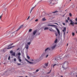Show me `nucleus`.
<instances>
[{"mask_svg":"<svg viewBox=\"0 0 77 77\" xmlns=\"http://www.w3.org/2000/svg\"><path fill=\"white\" fill-rule=\"evenodd\" d=\"M51 69L50 71L49 72H48L47 73V74H50V72H51Z\"/></svg>","mask_w":77,"mask_h":77,"instance_id":"obj_35","label":"nucleus"},{"mask_svg":"<svg viewBox=\"0 0 77 77\" xmlns=\"http://www.w3.org/2000/svg\"><path fill=\"white\" fill-rule=\"evenodd\" d=\"M75 21H77V18H76L75 19Z\"/></svg>","mask_w":77,"mask_h":77,"instance_id":"obj_48","label":"nucleus"},{"mask_svg":"<svg viewBox=\"0 0 77 77\" xmlns=\"http://www.w3.org/2000/svg\"><path fill=\"white\" fill-rule=\"evenodd\" d=\"M27 57L28 59H30V57L28 56L27 55Z\"/></svg>","mask_w":77,"mask_h":77,"instance_id":"obj_24","label":"nucleus"},{"mask_svg":"<svg viewBox=\"0 0 77 77\" xmlns=\"http://www.w3.org/2000/svg\"><path fill=\"white\" fill-rule=\"evenodd\" d=\"M14 62H15V61H16V60H17V59H16V58H14Z\"/></svg>","mask_w":77,"mask_h":77,"instance_id":"obj_29","label":"nucleus"},{"mask_svg":"<svg viewBox=\"0 0 77 77\" xmlns=\"http://www.w3.org/2000/svg\"><path fill=\"white\" fill-rule=\"evenodd\" d=\"M25 48H26V50H28V48H29V45L27 44H26L25 45Z\"/></svg>","mask_w":77,"mask_h":77,"instance_id":"obj_9","label":"nucleus"},{"mask_svg":"<svg viewBox=\"0 0 77 77\" xmlns=\"http://www.w3.org/2000/svg\"><path fill=\"white\" fill-rule=\"evenodd\" d=\"M67 20H69V17H67Z\"/></svg>","mask_w":77,"mask_h":77,"instance_id":"obj_43","label":"nucleus"},{"mask_svg":"<svg viewBox=\"0 0 77 77\" xmlns=\"http://www.w3.org/2000/svg\"><path fill=\"white\" fill-rule=\"evenodd\" d=\"M17 65H21V63H17Z\"/></svg>","mask_w":77,"mask_h":77,"instance_id":"obj_45","label":"nucleus"},{"mask_svg":"<svg viewBox=\"0 0 77 77\" xmlns=\"http://www.w3.org/2000/svg\"><path fill=\"white\" fill-rule=\"evenodd\" d=\"M32 61H33V60H32Z\"/></svg>","mask_w":77,"mask_h":77,"instance_id":"obj_60","label":"nucleus"},{"mask_svg":"<svg viewBox=\"0 0 77 77\" xmlns=\"http://www.w3.org/2000/svg\"><path fill=\"white\" fill-rule=\"evenodd\" d=\"M25 60H26V61H27V62H28V63H29V61L28 60H27V59L25 58Z\"/></svg>","mask_w":77,"mask_h":77,"instance_id":"obj_27","label":"nucleus"},{"mask_svg":"<svg viewBox=\"0 0 77 77\" xmlns=\"http://www.w3.org/2000/svg\"><path fill=\"white\" fill-rule=\"evenodd\" d=\"M38 21V19H37L36 20H35V21L36 22Z\"/></svg>","mask_w":77,"mask_h":77,"instance_id":"obj_41","label":"nucleus"},{"mask_svg":"<svg viewBox=\"0 0 77 77\" xmlns=\"http://www.w3.org/2000/svg\"><path fill=\"white\" fill-rule=\"evenodd\" d=\"M48 49H49V48H46L45 49V52H46L47 51V50H48Z\"/></svg>","mask_w":77,"mask_h":77,"instance_id":"obj_17","label":"nucleus"},{"mask_svg":"<svg viewBox=\"0 0 77 77\" xmlns=\"http://www.w3.org/2000/svg\"><path fill=\"white\" fill-rule=\"evenodd\" d=\"M48 26H55V27L56 29V30H57V32H58V29L57 28V26H55L54 25H48Z\"/></svg>","mask_w":77,"mask_h":77,"instance_id":"obj_4","label":"nucleus"},{"mask_svg":"<svg viewBox=\"0 0 77 77\" xmlns=\"http://www.w3.org/2000/svg\"><path fill=\"white\" fill-rule=\"evenodd\" d=\"M45 52L43 53L41 55V57H44V56H45Z\"/></svg>","mask_w":77,"mask_h":77,"instance_id":"obj_12","label":"nucleus"},{"mask_svg":"<svg viewBox=\"0 0 77 77\" xmlns=\"http://www.w3.org/2000/svg\"><path fill=\"white\" fill-rule=\"evenodd\" d=\"M36 32H37V30H35L33 32V34L34 35H35V34H36Z\"/></svg>","mask_w":77,"mask_h":77,"instance_id":"obj_13","label":"nucleus"},{"mask_svg":"<svg viewBox=\"0 0 77 77\" xmlns=\"http://www.w3.org/2000/svg\"><path fill=\"white\" fill-rule=\"evenodd\" d=\"M57 12H58V11H56L54 12H52V13H53V14H55V13H57Z\"/></svg>","mask_w":77,"mask_h":77,"instance_id":"obj_16","label":"nucleus"},{"mask_svg":"<svg viewBox=\"0 0 77 77\" xmlns=\"http://www.w3.org/2000/svg\"><path fill=\"white\" fill-rule=\"evenodd\" d=\"M57 65V64H54L53 65V67H54V66H56V65Z\"/></svg>","mask_w":77,"mask_h":77,"instance_id":"obj_38","label":"nucleus"},{"mask_svg":"<svg viewBox=\"0 0 77 77\" xmlns=\"http://www.w3.org/2000/svg\"><path fill=\"white\" fill-rule=\"evenodd\" d=\"M17 55H18V54H17Z\"/></svg>","mask_w":77,"mask_h":77,"instance_id":"obj_63","label":"nucleus"},{"mask_svg":"<svg viewBox=\"0 0 77 77\" xmlns=\"http://www.w3.org/2000/svg\"><path fill=\"white\" fill-rule=\"evenodd\" d=\"M65 21L66 23H68V21L67 20H65Z\"/></svg>","mask_w":77,"mask_h":77,"instance_id":"obj_33","label":"nucleus"},{"mask_svg":"<svg viewBox=\"0 0 77 77\" xmlns=\"http://www.w3.org/2000/svg\"><path fill=\"white\" fill-rule=\"evenodd\" d=\"M58 34H59V35H60V31L59 29H58Z\"/></svg>","mask_w":77,"mask_h":77,"instance_id":"obj_31","label":"nucleus"},{"mask_svg":"<svg viewBox=\"0 0 77 77\" xmlns=\"http://www.w3.org/2000/svg\"><path fill=\"white\" fill-rule=\"evenodd\" d=\"M48 27H45V28L44 29V30H48Z\"/></svg>","mask_w":77,"mask_h":77,"instance_id":"obj_18","label":"nucleus"},{"mask_svg":"<svg viewBox=\"0 0 77 77\" xmlns=\"http://www.w3.org/2000/svg\"><path fill=\"white\" fill-rule=\"evenodd\" d=\"M70 1H71V0H70Z\"/></svg>","mask_w":77,"mask_h":77,"instance_id":"obj_64","label":"nucleus"},{"mask_svg":"<svg viewBox=\"0 0 77 77\" xmlns=\"http://www.w3.org/2000/svg\"><path fill=\"white\" fill-rule=\"evenodd\" d=\"M40 35V33H39L38 34V35Z\"/></svg>","mask_w":77,"mask_h":77,"instance_id":"obj_61","label":"nucleus"},{"mask_svg":"<svg viewBox=\"0 0 77 77\" xmlns=\"http://www.w3.org/2000/svg\"><path fill=\"white\" fill-rule=\"evenodd\" d=\"M61 77H63L62 75H61Z\"/></svg>","mask_w":77,"mask_h":77,"instance_id":"obj_57","label":"nucleus"},{"mask_svg":"<svg viewBox=\"0 0 77 77\" xmlns=\"http://www.w3.org/2000/svg\"><path fill=\"white\" fill-rule=\"evenodd\" d=\"M48 2L50 3V4H51L52 5H54V3L53 0H49Z\"/></svg>","mask_w":77,"mask_h":77,"instance_id":"obj_3","label":"nucleus"},{"mask_svg":"<svg viewBox=\"0 0 77 77\" xmlns=\"http://www.w3.org/2000/svg\"><path fill=\"white\" fill-rule=\"evenodd\" d=\"M10 59H11V57H10V56H9L8 57V60H10Z\"/></svg>","mask_w":77,"mask_h":77,"instance_id":"obj_32","label":"nucleus"},{"mask_svg":"<svg viewBox=\"0 0 77 77\" xmlns=\"http://www.w3.org/2000/svg\"><path fill=\"white\" fill-rule=\"evenodd\" d=\"M36 6V5L35 6H34V7H33V8L31 9H32V10H33V9H34L35 7V6Z\"/></svg>","mask_w":77,"mask_h":77,"instance_id":"obj_39","label":"nucleus"},{"mask_svg":"<svg viewBox=\"0 0 77 77\" xmlns=\"http://www.w3.org/2000/svg\"><path fill=\"white\" fill-rule=\"evenodd\" d=\"M32 41H33V39H28L27 40V42H32Z\"/></svg>","mask_w":77,"mask_h":77,"instance_id":"obj_6","label":"nucleus"},{"mask_svg":"<svg viewBox=\"0 0 77 77\" xmlns=\"http://www.w3.org/2000/svg\"><path fill=\"white\" fill-rule=\"evenodd\" d=\"M69 16H70V17H72V14H71V13H69Z\"/></svg>","mask_w":77,"mask_h":77,"instance_id":"obj_30","label":"nucleus"},{"mask_svg":"<svg viewBox=\"0 0 77 77\" xmlns=\"http://www.w3.org/2000/svg\"><path fill=\"white\" fill-rule=\"evenodd\" d=\"M44 68H45V69H46V67H45V66H44Z\"/></svg>","mask_w":77,"mask_h":77,"instance_id":"obj_55","label":"nucleus"},{"mask_svg":"<svg viewBox=\"0 0 77 77\" xmlns=\"http://www.w3.org/2000/svg\"><path fill=\"white\" fill-rule=\"evenodd\" d=\"M23 25H21L20 27H19V29H18L17 30H16V31H18V30H20V29H21V28H22V27H23Z\"/></svg>","mask_w":77,"mask_h":77,"instance_id":"obj_10","label":"nucleus"},{"mask_svg":"<svg viewBox=\"0 0 77 77\" xmlns=\"http://www.w3.org/2000/svg\"><path fill=\"white\" fill-rule=\"evenodd\" d=\"M39 71V70L38 69H37L36 70V72H38V71Z\"/></svg>","mask_w":77,"mask_h":77,"instance_id":"obj_40","label":"nucleus"},{"mask_svg":"<svg viewBox=\"0 0 77 77\" xmlns=\"http://www.w3.org/2000/svg\"><path fill=\"white\" fill-rule=\"evenodd\" d=\"M31 43V42H28L27 43V44H28V45H30V43Z\"/></svg>","mask_w":77,"mask_h":77,"instance_id":"obj_23","label":"nucleus"},{"mask_svg":"<svg viewBox=\"0 0 77 77\" xmlns=\"http://www.w3.org/2000/svg\"><path fill=\"white\" fill-rule=\"evenodd\" d=\"M75 35V33H74V32L72 33V36H74Z\"/></svg>","mask_w":77,"mask_h":77,"instance_id":"obj_36","label":"nucleus"},{"mask_svg":"<svg viewBox=\"0 0 77 77\" xmlns=\"http://www.w3.org/2000/svg\"><path fill=\"white\" fill-rule=\"evenodd\" d=\"M3 51H4V50H3Z\"/></svg>","mask_w":77,"mask_h":77,"instance_id":"obj_62","label":"nucleus"},{"mask_svg":"<svg viewBox=\"0 0 77 77\" xmlns=\"http://www.w3.org/2000/svg\"><path fill=\"white\" fill-rule=\"evenodd\" d=\"M32 9H31L30 12V14H31V12H32Z\"/></svg>","mask_w":77,"mask_h":77,"instance_id":"obj_46","label":"nucleus"},{"mask_svg":"<svg viewBox=\"0 0 77 77\" xmlns=\"http://www.w3.org/2000/svg\"><path fill=\"white\" fill-rule=\"evenodd\" d=\"M62 24L64 26H65V23H63Z\"/></svg>","mask_w":77,"mask_h":77,"instance_id":"obj_47","label":"nucleus"},{"mask_svg":"<svg viewBox=\"0 0 77 77\" xmlns=\"http://www.w3.org/2000/svg\"><path fill=\"white\" fill-rule=\"evenodd\" d=\"M42 1V0H38L37 2L39 3V2H41Z\"/></svg>","mask_w":77,"mask_h":77,"instance_id":"obj_25","label":"nucleus"},{"mask_svg":"<svg viewBox=\"0 0 77 77\" xmlns=\"http://www.w3.org/2000/svg\"><path fill=\"white\" fill-rule=\"evenodd\" d=\"M28 63H30V64H33V63H34L33 62H32L30 61H29Z\"/></svg>","mask_w":77,"mask_h":77,"instance_id":"obj_22","label":"nucleus"},{"mask_svg":"<svg viewBox=\"0 0 77 77\" xmlns=\"http://www.w3.org/2000/svg\"><path fill=\"white\" fill-rule=\"evenodd\" d=\"M29 18H30V16H29L28 18L27 19V20H29Z\"/></svg>","mask_w":77,"mask_h":77,"instance_id":"obj_49","label":"nucleus"},{"mask_svg":"<svg viewBox=\"0 0 77 77\" xmlns=\"http://www.w3.org/2000/svg\"><path fill=\"white\" fill-rule=\"evenodd\" d=\"M19 77H23V76H19Z\"/></svg>","mask_w":77,"mask_h":77,"instance_id":"obj_56","label":"nucleus"},{"mask_svg":"<svg viewBox=\"0 0 77 77\" xmlns=\"http://www.w3.org/2000/svg\"><path fill=\"white\" fill-rule=\"evenodd\" d=\"M12 56H15L16 55H15V52H14L13 53L11 54Z\"/></svg>","mask_w":77,"mask_h":77,"instance_id":"obj_14","label":"nucleus"},{"mask_svg":"<svg viewBox=\"0 0 77 77\" xmlns=\"http://www.w3.org/2000/svg\"><path fill=\"white\" fill-rule=\"evenodd\" d=\"M18 55L19 56H21V53H20V52H19V53H18Z\"/></svg>","mask_w":77,"mask_h":77,"instance_id":"obj_28","label":"nucleus"},{"mask_svg":"<svg viewBox=\"0 0 77 77\" xmlns=\"http://www.w3.org/2000/svg\"><path fill=\"white\" fill-rule=\"evenodd\" d=\"M42 21H46V19H45V17L43 18L42 19Z\"/></svg>","mask_w":77,"mask_h":77,"instance_id":"obj_15","label":"nucleus"},{"mask_svg":"<svg viewBox=\"0 0 77 77\" xmlns=\"http://www.w3.org/2000/svg\"><path fill=\"white\" fill-rule=\"evenodd\" d=\"M13 43H12L11 44L9 45L8 46H11V45H13Z\"/></svg>","mask_w":77,"mask_h":77,"instance_id":"obj_42","label":"nucleus"},{"mask_svg":"<svg viewBox=\"0 0 77 77\" xmlns=\"http://www.w3.org/2000/svg\"><path fill=\"white\" fill-rule=\"evenodd\" d=\"M55 35L56 36H57V34L56 33H55Z\"/></svg>","mask_w":77,"mask_h":77,"instance_id":"obj_52","label":"nucleus"},{"mask_svg":"<svg viewBox=\"0 0 77 77\" xmlns=\"http://www.w3.org/2000/svg\"><path fill=\"white\" fill-rule=\"evenodd\" d=\"M2 15H1L0 16V19L1 20V19H2Z\"/></svg>","mask_w":77,"mask_h":77,"instance_id":"obj_50","label":"nucleus"},{"mask_svg":"<svg viewBox=\"0 0 77 77\" xmlns=\"http://www.w3.org/2000/svg\"><path fill=\"white\" fill-rule=\"evenodd\" d=\"M48 56H49V54H47L46 56V58H47V57H48Z\"/></svg>","mask_w":77,"mask_h":77,"instance_id":"obj_34","label":"nucleus"},{"mask_svg":"<svg viewBox=\"0 0 77 77\" xmlns=\"http://www.w3.org/2000/svg\"><path fill=\"white\" fill-rule=\"evenodd\" d=\"M15 35V33L13 32L11 35V36H14Z\"/></svg>","mask_w":77,"mask_h":77,"instance_id":"obj_11","label":"nucleus"},{"mask_svg":"<svg viewBox=\"0 0 77 77\" xmlns=\"http://www.w3.org/2000/svg\"><path fill=\"white\" fill-rule=\"evenodd\" d=\"M48 63H46L45 64V65L46 66H48Z\"/></svg>","mask_w":77,"mask_h":77,"instance_id":"obj_19","label":"nucleus"},{"mask_svg":"<svg viewBox=\"0 0 77 77\" xmlns=\"http://www.w3.org/2000/svg\"><path fill=\"white\" fill-rule=\"evenodd\" d=\"M54 24H57V25H58V24L57 23H55Z\"/></svg>","mask_w":77,"mask_h":77,"instance_id":"obj_54","label":"nucleus"},{"mask_svg":"<svg viewBox=\"0 0 77 77\" xmlns=\"http://www.w3.org/2000/svg\"><path fill=\"white\" fill-rule=\"evenodd\" d=\"M70 22H71L70 23V24H71V25H72V26H74V25H75V23L76 25H77V22H75V23H74V22H73V21H72V20H71V19L70 20Z\"/></svg>","mask_w":77,"mask_h":77,"instance_id":"obj_2","label":"nucleus"},{"mask_svg":"<svg viewBox=\"0 0 77 77\" xmlns=\"http://www.w3.org/2000/svg\"><path fill=\"white\" fill-rule=\"evenodd\" d=\"M8 48H7V50H9V49H11V48H14V47H15V46H11V47H9V46H8Z\"/></svg>","mask_w":77,"mask_h":77,"instance_id":"obj_7","label":"nucleus"},{"mask_svg":"<svg viewBox=\"0 0 77 77\" xmlns=\"http://www.w3.org/2000/svg\"><path fill=\"white\" fill-rule=\"evenodd\" d=\"M20 50V48H18L17 49V51Z\"/></svg>","mask_w":77,"mask_h":77,"instance_id":"obj_51","label":"nucleus"},{"mask_svg":"<svg viewBox=\"0 0 77 77\" xmlns=\"http://www.w3.org/2000/svg\"><path fill=\"white\" fill-rule=\"evenodd\" d=\"M68 61H66L64 63L62 64V68H64V69H67V68H66L65 69V66H65V65H66V66H68Z\"/></svg>","mask_w":77,"mask_h":77,"instance_id":"obj_1","label":"nucleus"},{"mask_svg":"<svg viewBox=\"0 0 77 77\" xmlns=\"http://www.w3.org/2000/svg\"><path fill=\"white\" fill-rule=\"evenodd\" d=\"M19 62H21V60L20 58L19 59Z\"/></svg>","mask_w":77,"mask_h":77,"instance_id":"obj_37","label":"nucleus"},{"mask_svg":"<svg viewBox=\"0 0 77 77\" xmlns=\"http://www.w3.org/2000/svg\"><path fill=\"white\" fill-rule=\"evenodd\" d=\"M68 44H67V45H66V46H68Z\"/></svg>","mask_w":77,"mask_h":77,"instance_id":"obj_59","label":"nucleus"},{"mask_svg":"<svg viewBox=\"0 0 77 77\" xmlns=\"http://www.w3.org/2000/svg\"><path fill=\"white\" fill-rule=\"evenodd\" d=\"M65 31H66V27H64L63 28V35H65Z\"/></svg>","mask_w":77,"mask_h":77,"instance_id":"obj_8","label":"nucleus"},{"mask_svg":"<svg viewBox=\"0 0 77 77\" xmlns=\"http://www.w3.org/2000/svg\"><path fill=\"white\" fill-rule=\"evenodd\" d=\"M10 53L11 54H12L13 53V51L11 50L10 51Z\"/></svg>","mask_w":77,"mask_h":77,"instance_id":"obj_20","label":"nucleus"},{"mask_svg":"<svg viewBox=\"0 0 77 77\" xmlns=\"http://www.w3.org/2000/svg\"><path fill=\"white\" fill-rule=\"evenodd\" d=\"M50 31H51V32H52V30H51L50 29H49Z\"/></svg>","mask_w":77,"mask_h":77,"instance_id":"obj_53","label":"nucleus"},{"mask_svg":"<svg viewBox=\"0 0 77 77\" xmlns=\"http://www.w3.org/2000/svg\"><path fill=\"white\" fill-rule=\"evenodd\" d=\"M57 42V39H56L55 41H54L55 43H56Z\"/></svg>","mask_w":77,"mask_h":77,"instance_id":"obj_21","label":"nucleus"},{"mask_svg":"<svg viewBox=\"0 0 77 77\" xmlns=\"http://www.w3.org/2000/svg\"><path fill=\"white\" fill-rule=\"evenodd\" d=\"M48 50H50L51 49H50V48H49Z\"/></svg>","mask_w":77,"mask_h":77,"instance_id":"obj_58","label":"nucleus"},{"mask_svg":"<svg viewBox=\"0 0 77 77\" xmlns=\"http://www.w3.org/2000/svg\"><path fill=\"white\" fill-rule=\"evenodd\" d=\"M32 29H30L29 30V32H32Z\"/></svg>","mask_w":77,"mask_h":77,"instance_id":"obj_26","label":"nucleus"},{"mask_svg":"<svg viewBox=\"0 0 77 77\" xmlns=\"http://www.w3.org/2000/svg\"><path fill=\"white\" fill-rule=\"evenodd\" d=\"M20 58H21V57H20V56H18V59H20Z\"/></svg>","mask_w":77,"mask_h":77,"instance_id":"obj_44","label":"nucleus"},{"mask_svg":"<svg viewBox=\"0 0 77 77\" xmlns=\"http://www.w3.org/2000/svg\"><path fill=\"white\" fill-rule=\"evenodd\" d=\"M53 45H54V46H52L51 47V48L52 50H54L55 47H56V43H54L53 44Z\"/></svg>","mask_w":77,"mask_h":77,"instance_id":"obj_5","label":"nucleus"}]
</instances>
